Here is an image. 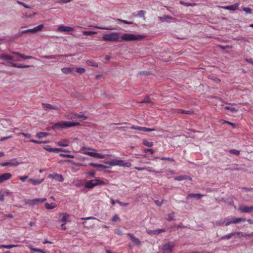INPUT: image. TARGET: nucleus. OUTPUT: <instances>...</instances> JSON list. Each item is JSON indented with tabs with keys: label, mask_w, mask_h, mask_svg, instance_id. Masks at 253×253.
<instances>
[{
	"label": "nucleus",
	"mask_w": 253,
	"mask_h": 253,
	"mask_svg": "<svg viewBox=\"0 0 253 253\" xmlns=\"http://www.w3.org/2000/svg\"><path fill=\"white\" fill-rule=\"evenodd\" d=\"M147 233L149 235L156 234V230H149L147 231Z\"/></svg>",
	"instance_id": "61"
},
{
	"label": "nucleus",
	"mask_w": 253,
	"mask_h": 253,
	"mask_svg": "<svg viewBox=\"0 0 253 253\" xmlns=\"http://www.w3.org/2000/svg\"><path fill=\"white\" fill-rule=\"evenodd\" d=\"M56 206V204L54 203L49 204L48 203H45V207L46 209L48 210H52L55 208Z\"/></svg>",
	"instance_id": "29"
},
{
	"label": "nucleus",
	"mask_w": 253,
	"mask_h": 253,
	"mask_svg": "<svg viewBox=\"0 0 253 253\" xmlns=\"http://www.w3.org/2000/svg\"><path fill=\"white\" fill-rule=\"evenodd\" d=\"M43 148L46 151L50 152H66V151L61 148H54L50 147L49 146H46Z\"/></svg>",
	"instance_id": "12"
},
{
	"label": "nucleus",
	"mask_w": 253,
	"mask_h": 253,
	"mask_svg": "<svg viewBox=\"0 0 253 253\" xmlns=\"http://www.w3.org/2000/svg\"><path fill=\"white\" fill-rule=\"evenodd\" d=\"M75 116L81 121L85 120L87 118L85 116L81 114H76Z\"/></svg>",
	"instance_id": "43"
},
{
	"label": "nucleus",
	"mask_w": 253,
	"mask_h": 253,
	"mask_svg": "<svg viewBox=\"0 0 253 253\" xmlns=\"http://www.w3.org/2000/svg\"><path fill=\"white\" fill-rule=\"evenodd\" d=\"M243 10L248 14L251 13V9L249 7H244Z\"/></svg>",
	"instance_id": "59"
},
{
	"label": "nucleus",
	"mask_w": 253,
	"mask_h": 253,
	"mask_svg": "<svg viewBox=\"0 0 253 253\" xmlns=\"http://www.w3.org/2000/svg\"><path fill=\"white\" fill-rule=\"evenodd\" d=\"M35 199V201H36L37 204L38 203H43V202H45V201H46V198H37V199Z\"/></svg>",
	"instance_id": "49"
},
{
	"label": "nucleus",
	"mask_w": 253,
	"mask_h": 253,
	"mask_svg": "<svg viewBox=\"0 0 253 253\" xmlns=\"http://www.w3.org/2000/svg\"><path fill=\"white\" fill-rule=\"evenodd\" d=\"M29 181H30L34 185H37L41 184L43 180V179H35L33 178L29 179Z\"/></svg>",
	"instance_id": "22"
},
{
	"label": "nucleus",
	"mask_w": 253,
	"mask_h": 253,
	"mask_svg": "<svg viewBox=\"0 0 253 253\" xmlns=\"http://www.w3.org/2000/svg\"><path fill=\"white\" fill-rule=\"evenodd\" d=\"M111 202L113 205H115L116 203H118V204H119L120 206H124V207L127 206L128 205V203H123V202H120L119 200L115 201V200H113V199L111 200Z\"/></svg>",
	"instance_id": "26"
},
{
	"label": "nucleus",
	"mask_w": 253,
	"mask_h": 253,
	"mask_svg": "<svg viewBox=\"0 0 253 253\" xmlns=\"http://www.w3.org/2000/svg\"><path fill=\"white\" fill-rule=\"evenodd\" d=\"M85 71L84 69L83 68H77V72L79 73H82L84 72Z\"/></svg>",
	"instance_id": "60"
},
{
	"label": "nucleus",
	"mask_w": 253,
	"mask_h": 253,
	"mask_svg": "<svg viewBox=\"0 0 253 253\" xmlns=\"http://www.w3.org/2000/svg\"><path fill=\"white\" fill-rule=\"evenodd\" d=\"M155 203L158 206H160L162 205V204L163 203V201H158V200H155L154 201Z\"/></svg>",
	"instance_id": "62"
},
{
	"label": "nucleus",
	"mask_w": 253,
	"mask_h": 253,
	"mask_svg": "<svg viewBox=\"0 0 253 253\" xmlns=\"http://www.w3.org/2000/svg\"><path fill=\"white\" fill-rule=\"evenodd\" d=\"M57 145L62 147H66L69 145V141L66 140H62L57 143Z\"/></svg>",
	"instance_id": "27"
},
{
	"label": "nucleus",
	"mask_w": 253,
	"mask_h": 253,
	"mask_svg": "<svg viewBox=\"0 0 253 253\" xmlns=\"http://www.w3.org/2000/svg\"><path fill=\"white\" fill-rule=\"evenodd\" d=\"M28 204L30 205H35L37 204L35 199L29 200L28 201Z\"/></svg>",
	"instance_id": "55"
},
{
	"label": "nucleus",
	"mask_w": 253,
	"mask_h": 253,
	"mask_svg": "<svg viewBox=\"0 0 253 253\" xmlns=\"http://www.w3.org/2000/svg\"><path fill=\"white\" fill-rule=\"evenodd\" d=\"M222 7L227 10H235L237 8V6L236 5H231L225 6H222Z\"/></svg>",
	"instance_id": "30"
},
{
	"label": "nucleus",
	"mask_w": 253,
	"mask_h": 253,
	"mask_svg": "<svg viewBox=\"0 0 253 253\" xmlns=\"http://www.w3.org/2000/svg\"><path fill=\"white\" fill-rule=\"evenodd\" d=\"M18 245H1L0 246V248H5V249H11L13 247H17Z\"/></svg>",
	"instance_id": "34"
},
{
	"label": "nucleus",
	"mask_w": 253,
	"mask_h": 253,
	"mask_svg": "<svg viewBox=\"0 0 253 253\" xmlns=\"http://www.w3.org/2000/svg\"><path fill=\"white\" fill-rule=\"evenodd\" d=\"M83 150H87V151H84L83 152V153L84 154H85V155L91 156V157H93L94 152H96V150L95 149H93L92 148H90V147L86 148V147H83Z\"/></svg>",
	"instance_id": "11"
},
{
	"label": "nucleus",
	"mask_w": 253,
	"mask_h": 253,
	"mask_svg": "<svg viewBox=\"0 0 253 253\" xmlns=\"http://www.w3.org/2000/svg\"><path fill=\"white\" fill-rule=\"evenodd\" d=\"M17 2L18 4L23 5L24 7H25L26 8H30V7L29 5H26L25 3H24V2H23L21 1L17 0Z\"/></svg>",
	"instance_id": "53"
},
{
	"label": "nucleus",
	"mask_w": 253,
	"mask_h": 253,
	"mask_svg": "<svg viewBox=\"0 0 253 253\" xmlns=\"http://www.w3.org/2000/svg\"><path fill=\"white\" fill-rule=\"evenodd\" d=\"M119 37V34L117 33H112L109 34L104 35L102 39L105 41H116L118 40Z\"/></svg>",
	"instance_id": "6"
},
{
	"label": "nucleus",
	"mask_w": 253,
	"mask_h": 253,
	"mask_svg": "<svg viewBox=\"0 0 253 253\" xmlns=\"http://www.w3.org/2000/svg\"><path fill=\"white\" fill-rule=\"evenodd\" d=\"M144 152L145 153H147V152H149L150 153V154H153L154 152H155V151L154 149H145L144 150Z\"/></svg>",
	"instance_id": "58"
},
{
	"label": "nucleus",
	"mask_w": 253,
	"mask_h": 253,
	"mask_svg": "<svg viewBox=\"0 0 253 253\" xmlns=\"http://www.w3.org/2000/svg\"><path fill=\"white\" fill-rule=\"evenodd\" d=\"M236 233H239V234H236V235H240L242 237H247V236H253V232L251 234H246L241 232H236Z\"/></svg>",
	"instance_id": "41"
},
{
	"label": "nucleus",
	"mask_w": 253,
	"mask_h": 253,
	"mask_svg": "<svg viewBox=\"0 0 253 253\" xmlns=\"http://www.w3.org/2000/svg\"><path fill=\"white\" fill-rule=\"evenodd\" d=\"M236 234H239V233H236V232H234L232 233H231L230 234H227L226 235L223 236L220 238L221 240H224V239H230L232 236L236 235Z\"/></svg>",
	"instance_id": "21"
},
{
	"label": "nucleus",
	"mask_w": 253,
	"mask_h": 253,
	"mask_svg": "<svg viewBox=\"0 0 253 253\" xmlns=\"http://www.w3.org/2000/svg\"><path fill=\"white\" fill-rule=\"evenodd\" d=\"M87 63L89 66L97 67L98 64L93 60H87Z\"/></svg>",
	"instance_id": "38"
},
{
	"label": "nucleus",
	"mask_w": 253,
	"mask_h": 253,
	"mask_svg": "<svg viewBox=\"0 0 253 253\" xmlns=\"http://www.w3.org/2000/svg\"><path fill=\"white\" fill-rule=\"evenodd\" d=\"M93 157H95L99 159H104L106 158V155L100 153H97L94 152Z\"/></svg>",
	"instance_id": "33"
},
{
	"label": "nucleus",
	"mask_w": 253,
	"mask_h": 253,
	"mask_svg": "<svg viewBox=\"0 0 253 253\" xmlns=\"http://www.w3.org/2000/svg\"><path fill=\"white\" fill-rule=\"evenodd\" d=\"M30 250L32 251H34L35 252H38V253H45L42 250L37 249V248H30Z\"/></svg>",
	"instance_id": "47"
},
{
	"label": "nucleus",
	"mask_w": 253,
	"mask_h": 253,
	"mask_svg": "<svg viewBox=\"0 0 253 253\" xmlns=\"http://www.w3.org/2000/svg\"><path fill=\"white\" fill-rule=\"evenodd\" d=\"M80 123L78 122H72L70 121H61L56 123L54 125V127L57 129L71 127L75 126H78Z\"/></svg>",
	"instance_id": "1"
},
{
	"label": "nucleus",
	"mask_w": 253,
	"mask_h": 253,
	"mask_svg": "<svg viewBox=\"0 0 253 253\" xmlns=\"http://www.w3.org/2000/svg\"><path fill=\"white\" fill-rule=\"evenodd\" d=\"M72 0H60V1H58V3H68L72 1Z\"/></svg>",
	"instance_id": "63"
},
{
	"label": "nucleus",
	"mask_w": 253,
	"mask_h": 253,
	"mask_svg": "<svg viewBox=\"0 0 253 253\" xmlns=\"http://www.w3.org/2000/svg\"><path fill=\"white\" fill-rule=\"evenodd\" d=\"M68 217V215L67 214H63V216L61 219V222H64L65 223L66 222H67V217Z\"/></svg>",
	"instance_id": "45"
},
{
	"label": "nucleus",
	"mask_w": 253,
	"mask_h": 253,
	"mask_svg": "<svg viewBox=\"0 0 253 253\" xmlns=\"http://www.w3.org/2000/svg\"><path fill=\"white\" fill-rule=\"evenodd\" d=\"M131 129H136L139 130L140 131H143L145 132H150V131H153L155 130L154 128H149L145 127H141L139 126H132L130 127Z\"/></svg>",
	"instance_id": "10"
},
{
	"label": "nucleus",
	"mask_w": 253,
	"mask_h": 253,
	"mask_svg": "<svg viewBox=\"0 0 253 253\" xmlns=\"http://www.w3.org/2000/svg\"><path fill=\"white\" fill-rule=\"evenodd\" d=\"M0 59H2L3 60H11L14 59V58L11 56L6 54H1L0 55Z\"/></svg>",
	"instance_id": "23"
},
{
	"label": "nucleus",
	"mask_w": 253,
	"mask_h": 253,
	"mask_svg": "<svg viewBox=\"0 0 253 253\" xmlns=\"http://www.w3.org/2000/svg\"><path fill=\"white\" fill-rule=\"evenodd\" d=\"M143 144L148 147H151L153 145V143L152 142L148 141L145 139L143 140Z\"/></svg>",
	"instance_id": "35"
},
{
	"label": "nucleus",
	"mask_w": 253,
	"mask_h": 253,
	"mask_svg": "<svg viewBox=\"0 0 253 253\" xmlns=\"http://www.w3.org/2000/svg\"><path fill=\"white\" fill-rule=\"evenodd\" d=\"M9 65L13 67H17L18 68H26L29 67L28 65H25L18 63H15L12 62H10L9 63Z\"/></svg>",
	"instance_id": "18"
},
{
	"label": "nucleus",
	"mask_w": 253,
	"mask_h": 253,
	"mask_svg": "<svg viewBox=\"0 0 253 253\" xmlns=\"http://www.w3.org/2000/svg\"><path fill=\"white\" fill-rule=\"evenodd\" d=\"M229 152L231 154H234L236 155H239L240 151L236 149H231L229 151Z\"/></svg>",
	"instance_id": "42"
},
{
	"label": "nucleus",
	"mask_w": 253,
	"mask_h": 253,
	"mask_svg": "<svg viewBox=\"0 0 253 253\" xmlns=\"http://www.w3.org/2000/svg\"><path fill=\"white\" fill-rule=\"evenodd\" d=\"M20 163H19L16 159H13L10 160L8 162H6L5 163H3L0 164V165L2 167H6L8 166H10L12 167H16L20 165Z\"/></svg>",
	"instance_id": "8"
},
{
	"label": "nucleus",
	"mask_w": 253,
	"mask_h": 253,
	"mask_svg": "<svg viewBox=\"0 0 253 253\" xmlns=\"http://www.w3.org/2000/svg\"><path fill=\"white\" fill-rule=\"evenodd\" d=\"M97 33L95 31H83V34L84 35H87V36H91L93 34H96Z\"/></svg>",
	"instance_id": "40"
},
{
	"label": "nucleus",
	"mask_w": 253,
	"mask_h": 253,
	"mask_svg": "<svg viewBox=\"0 0 253 253\" xmlns=\"http://www.w3.org/2000/svg\"><path fill=\"white\" fill-rule=\"evenodd\" d=\"M175 244L173 242H168L164 244L162 247L163 253H171Z\"/></svg>",
	"instance_id": "7"
},
{
	"label": "nucleus",
	"mask_w": 253,
	"mask_h": 253,
	"mask_svg": "<svg viewBox=\"0 0 253 253\" xmlns=\"http://www.w3.org/2000/svg\"><path fill=\"white\" fill-rule=\"evenodd\" d=\"M60 156L61 157H65V158H74V155H70V154H60Z\"/></svg>",
	"instance_id": "50"
},
{
	"label": "nucleus",
	"mask_w": 253,
	"mask_h": 253,
	"mask_svg": "<svg viewBox=\"0 0 253 253\" xmlns=\"http://www.w3.org/2000/svg\"><path fill=\"white\" fill-rule=\"evenodd\" d=\"M174 214H175V213L174 212H172L170 213L168 215V218L167 219V220H168L169 221L174 220Z\"/></svg>",
	"instance_id": "37"
},
{
	"label": "nucleus",
	"mask_w": 253,
	"mask_h": 253,
	"mask_svg": "<svg viewBox=\"0 0 253 253\" xmlns=\"http://www.w3.org/2000/svg\"><path fill=\"white\" fill-rule=\"evenodd\" d=\"M12 176L10 173H5L0 175V183L10 179Z\"/></svg>",
	"instance_id": "15"
},
{
	"label": "nucleus",
	"mask_w": 253,
	"mask_h": 253,
	"mask_svg": "<svg viewBox=\"0 0 253 253\" xmlns=\"http://www.w3.org/2000/svg\"><path fill=\"white\" fill-rule=\"evenodd\" d=\"M42 107L45 110H51V109H57V108L56 107H53L50 104H45V103H42Z\"/></svg>",
	"instance_id": "24"
},
{
	"label": "nucleus",
	"mask_w": 253,
	"mask_h": 253,
	"mask_svg": "<svg viewBox=\"0 0 253 253\" xmlns=\"http://www.w3.org/2000/svg\"><path fill=\"white\" fill-rule=\"evenodd\" d=\"M127 236L130 237V238L131 239V240L134 243H135L136 245H137L138 246H140L141 245V242L140 241L139 239L136 238L134 236V235L133 234H131L130 233H127Z\"/></svg>",
	"instance_id": "16"
},
{
	"label": "nucleus",
	"mask_w": 253,
	"mask_h": 253,
	"mask_svg": "<svg viewBox=\"0 0 253 253\" xmlns=\"http://www.w3.org/2000/svg\"><path fill=\"white\" fill-rule=\"evenodd\" d=\"M159 18L160 20H161L162 21H165L167 19H171V17L170 16H169L165 15L163 17H159Z\"/></svg>",
	"instance_id": "51"
},
{
	"label": "nucleus",
	"mask_w": 253,
	"mask_h": 253,
	"mask_svg": "<svg viewBox=\"0 0 253 253\" xmlns=\"http://www.w3.org/2000/svg\"><path fill=\"white\" fill-rule=\"evenodd\" d=\"M174 179L175 180H176V181H181V180H183L186 179H189L190 180L191 179L190 177H189L188 176H187V175H180L179 176L175 177H174Z\"/></svg>",
	"instance_id": "25"
},
{
	"label": "nucleus",
	"mask_w": 253,
	"mask_h": 253,
	"mask_svg": "<svg viewBox=\"0 0 253 253\" xmlns=\"http://www.w3.org/2000/svg\"><path fill=\"white\" fill-rule=\"evenodd\" d=\"M62 56L61 55H44L42 56V58L44 59H56L57 58H59Z\"/></svg>",
	"instance_id": "28"
},
{
	"label": "nucleus",
	"mask_w": 253,
	"mask_h": 253,
	"mask_svg": "<svg viewBox=\"0 0 253 253\" xmlns=\"http://www.w3.org/2000/svg\"><path fill=\"white\" fill-rule=\"evenodd\" d=\"M146 12L144 10H140L138 13V16L140 17H143L144 16Z\"/></svg>",
	"instance_id": "54"
},
{
	"label": "nucleus",
	"mask_w": 253,
	"mask_h": 253,
	"mask_svg": "<svg viewBox=\"0 0 253 253\" xmlns=\"http://www.w3.org/2000/svg\"><path fill=\"white\" fill-rule=\"evenodd\" d=\"M43 28V24L39 25L38 26L35 27V28L32 29L33 33H35V32H37L40 31H41L42 29Z\"/></svg>",
	"instance_id": "31"
},
{
	"label": "nucleus",
	"mask_w": 253,
	"mask_h": 253,
	"mask_svg": "<svg viewBox=\"0 0 253 253\" xmlns=\"http://www.w3.org/2000/svg\"><path fill=\"white\" fill-rule=\"evenodd\" d=\"M118 21H120L122 22H123V23L125 24H132L133 23L132 22H128L126 20H122V19H117Z\"/></svg>",
	"instance_id": "56"
},
{
	"label": "nucleus",
	"mask_w": 253,
	"mask_h": 253,
	"mask_svg": "<svg viewBox=\"0 0 253 253\" xmlns=\"http://www.w3.org/2000/svg\"><path fill=\"white\" fill-rule=\"evenodd\" d=\"M204 196L203 195H202L201 194L196 193V194H188L186 199L188 200L190 198H195L197 199H200L202 197Z\"/></svg>",
	"instance_id": "19"
},
{
	"label": "nucleus",
	"mask_w": 253,
	"mask_h": 253,
	"mask_svg": "<svg viewBox=\"0 0 253 253\" xmlns=\"http://www.w3.org/2000/svg\"><path fill=\"white\" fill-rule=\"evenodd\" d=\"M93 27L96 29H103V30H113V29L110 28L108 27H99V26H93Z\"/></svg>",
	"instance_id": "46"
},
{
	"label": "nucleus",
	"mask_w": 253,
	"mask_h": 253,
	"mask_svg": "<svg viewBox=\"0 0 253 253\" xmlns=\"http://www.w3.org/2000/svg\"><path fill=\"white\" fill-rule=\"evenodd\" d=\"M48 177L52 179H57L58 181L62 182L64 180L63 176L60 174H49Z\"/></svg>",
	"instance_id": "14"
},
{
	"label": "nucleus",
	"mask_w": 253,
	"mask_h": 253,
	"mask_svg": "<svg viewBox=\"0 0 253 253\" xmlns=\"http://www.w3.org/2000/svg\"><path fill=\"white\" fill-rule=\"evenodd\" d=\"M61 71L64 74H68L71 72V70L69 68H63Z\"/></svg>",
	"instance_id": "44"
},
{
	"label": "nucleus",
	"mask_w": 253,
	"mask_h": 253,
	"mask_svg": "<svg viewBox=\"0 0 253 253\" xmlns=\"http://www.w3.org/2000/svg\"><path fill=\"white\" fill-rule=\"evenodd\" d=\"M105 184L104 181L98 179H95L87 181L84 185V187L85 188L92 189L97 185H105Z\"/></svg>",
	"instance_id": "3"
},
{
	"label": "nucleus",
	"mask_w": 253,
	"mask_h": 253,
	"mask_svg": "<svg viewBox=\"0 0 253 253\" xmlns=\"http://www.w3.org/2000/svg\"><path fill=\"white\" fill-rule=\"evenodd\" d=\"M120 219L119 217L117 215H115L112 218V221H117Z\"/></svg>",
	"instance_id": "64"
},
{
	"label": "nucleus",
	"mask_w": 253,
	"mask_h": 253,
	"mask_svg": "<svg viewBox=\"0 0 253 253\" xmlns=\"http://www.w3.org/2000/svg\"><path fill=\"white\" fill-rule=\"evenodd\" d=\"M30 142H33V143H36V144H42V143H46V141H38V140H34V139L30 140Z\"/></svg>",
	"instance_id": "52"
},
{
	"label": "nucleus",
	"mask_w": 253,
	"mask_h": 253,
	"mask_svg": "<svg viewBox=\"0 0 253 253\" xmlns=\"http://www.w3.org/2000/svg\"><path fill=\"white\" fill-rule=\"evenodd\" d=\"M11 53L15 55L18 56H19L23 59H31L33 58V57L32 56L24 55L23 54H20V53H19L18 52H14L13 51V52H12Z\"/></svg>",
	"instance_id": "20"
},
{
	"label": "nucleus",
	"mask_w": 253,
	"mask_h": 253,
	"mask_svg": "<svg viewBox=\"0 0 253 253\" xmlns=\"http://www.w3.org/2000/svg\"><path fill=\"white\" fill-rule=\"evenodd\" d=\"M178 113H181L191 115L193 113V111L192 110H185L180 109L178 110Z\"/></svg>",
	"instance_id": "36"
},
{
	"label": "nucleus",
	"mask_w": 253,
	"mask_h": 253,
	"mask_svg": "<svg viewBox=\"0 0 253 253\" xmlns=\"http://www.w3.org/2000/svg\"><path fill=\"white\" fill-rule=\"evenodd\" d=\"M246 221L245 218H227L226 221H224L223 222H219L218 225H220L224 223L225 225L227 226L231 223H238L241 222H244Z\"/></svg>",
	"instance_id": "5"
},
{
	"label": "nucleus",
	"mask_w": 253,
	"mask_h": 253,
	"mask_svg": "<svg viewBox=\"0 0 253 253\" xmlns=\"http://www.w3.org/2000/svg\"><path fill=\"white\" fill-rule=\"evenodd\" d=\"M161 159L162 160H167V161H171V162L174 161V160L172 158H169V157H162L161 158Z\"/></svg>",
	"instance_id": "57"
},
{
	"label": "nucleus",
	"mask_w": 253,
	"mask_h": 253,
	"mask_svg": "<svg viewBox=\"0 0 253 253\" xmlns=\"http://www.w3.org/2000/svg\"><path fill=\"white\" fill-rule=\"evenodd\" d=\"M180 3L182 5H185L186 6H194L196 5V3H188V2H185L183 1H180Z\"/></svg>",
	"instance_id": "39"
},
{
	"label": "nucleus",
	"mask_w": 253,
	"mask_h": 253,
	"mask_svg": "<svg viewBox=\"0 0 253 253\" xmlns=\"http://www.w3.org/2000/svg\"><path fill=\"white\" fill-rule=\"evenodd\" d=\"M239 210L243 213H249L253 211V206L248 207L245 205H242L239 207Z\"/></svg>",
	"instance_id": "9"
},
{
	"label": "nucleus",
	"mask_w": 253,
	"mask_h": 253,
	"mask_svg": "<svg viewBox=\"0 0 253 253\" xmlns=\"http://www.w3.org/2000/svg\"><path fill=\"white\" fill-rule=\"evenodd\" d=\"M224 109L226 110H230L232 112H236L237 111V110L233 107H231L229 106H225L224 107Z\"/></svg>",
	"instance_id": "48"
},
{
	"label": "nucleus",
	"mask_w": 253,
	"mask_h": 253,
	"mask_svg": "<svg viewBox=\"0 0 253 253\" xmlns=\"http://www.w3.org/2000/svg\"><path fill=\"white\" fill-rule=\"evenodd\" d=\"M57 30L58 31L61 32H68L73 31V28L69 26H64L62 25L59 26Z\"/></svg>",
	"instance_id": "13"
},
{
	"label": "nucleus",
	"mask_w": 253,
	"mask_h": 253,
	"mask_svg": "<svg viewBox=\"0 0 253 253\" xmlns=\"http://www.w3.org/2000/svg\"><path fill=\"white\" fill-rule=\"evenodd\" d=\"M227 170L239 171L242 170V168L237 164H232L225 169V170Z\"/></svg>",
	"instance_id": "17"
},
{
	"label": "nucleus",
	"mask_w": 253,
	"mask_h": 253,
	"mask_svg": "<svg viewBox=\"0 0 253 253\" xmlns=\"http://www.w3.org/2000/svg\"><path fill=\"white\" fill-rule=\"evenodd\" d=\"M48 135V133L45 132H40L37 134L36 137L39 138H41L42 137H46Z\"/></svg>",
	"instance_id": "32"
},
{
	"label": "nucleus",
	"mask_w": 253,
	"mask_h": 253,
	"mask_svg": "<svg viewBox=\"0 0 253 253\" xmlns=\"http://www.w3.org/2000/svg\"><path fill=\"white\" fill-rule=\"evenodd\" d=\"M108 163L111 166H119L127 168H129L131 166V164L130 163L125 162L124 161L119 159L112 160L111 161L108 162Z\"/></svg>",
	"instance_id": "4"
},
{
	"label": "nucleus",
	"mask_w": 253,
	"mask_h": 253,
	"mask_svg": "<svg viewBox=\"0 0 253 253\" xmlns=\"http://www.w3.org/2000/svg\"><path fill=\"white\" fill-rule=\"evenodd\" d=\"M144 36L140 35H133L131 34H124L121 36L120 42L139 41L143 39Z\"/></svg>",
	"instance_id": "2"
}]
</instances>
